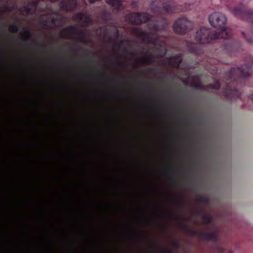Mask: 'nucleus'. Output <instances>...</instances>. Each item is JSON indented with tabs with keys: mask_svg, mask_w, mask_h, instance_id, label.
<instances>
[{
	"mask_svg": "<svg viewBox=\"0 0 253 253\" xmlns=\"http://www.w3.org/2000/svg\"><path fill=\"white\" fill-rule=\"evenodd\" d=\"M133 33L146 44L142 50L134 51L129 47H124L123 43H117L114 45L111 53L102 57L103 60L120 63L123 60H136L141 63H146L159 60L165 55L166 45L161 38L156 36H150L139 28H134Z\"/></svg>",
	"mask_w": 253,
	"mask_h": 253,
	"instance_id": "1",
	"label": "nucleus"
},
{
	"mask_svg": "<svg viewBox=\"0 0 253 253\" xmlns=\"http://www.w3.org/2000/svg\"><path fill=\"white\" fill-rule=\"evenodd\" d=\"M209 20L212 26L220 29L221 33L218 35L212 33L209 28H202L196 33L195 40L197 42L200 44H206L212 40L225 39L228 37L230 30L226 27V18L223 13L213 12L210 15Z\"/></svg>",
	"mask_w": 253,
	"mask_h": 253,
	"instance_id": "2",
	"label": "nucleus"
},
{
	"mask_svg": "<svg viewBox=\"0 0 253 253\" xmlns=\"http://www.w3.org/2000/svg\"><path fill=\"white\" fill-rule=\"evenodd\" d=\"M252 65L242 64L241 67L232 68L226 73L227 86L223 91V94L226 99L233 100L241 97V93L235 85L240 79L249 77L252 74Z\"/></svg>",
	"mask_w": 253,
	"mask_h": 253,
	"instance_id": "3",
	"label": "nucleus"
},
{
	"mask_svg": "<svg viewBox=\"0 0 253 253\" xmlns=\"http://www.w3.org/2000/svg\"><path fill=\"white\" fill-rule=\"evenodd\" d=\"M192 26L190 21L186 18L177 19L173 25V29L175 33L182 34L189 29Z\"/></svg>",
	"mask_w": 253,
	"mask_h": 253,
	"instance_id": "4",
	"label": "nucleus"
},
{
	"mask_svg": "<svg viewBox=\"0 0 253 253\" xmlns=\"http://www.w3.org/2000/svg\"><path fill=\"white\" fill-rule=\"evenodd\" d=\"M150 19V16L146 13H132L127 16L126 20L130 23L140 24L145 22Z\"/></svg>",
	"mask_w": 253,
	"mask_h": 253,
	"instance_id": "5",
	"label": "nucleus"
},
{
	"mask_svg": "<svg viewBox=\"0 0 253 253\" xmlns=\"http://www.w3.org/2000/svg\"><path fill=\"white\" fill-rule=\"evenodd\" d=\"M218 233L219 231L218 230L211 232H202L201 234V238L204 240H209L217 242L218 241L217 236Z\"/></svg>",
	"mask_w": 253,
	"mask_h": 253,
	"instance_id": "6",
	"label": "nucleus"
},
{
	"mask_svg": "<svg viewBox=\"0 0 253 253\" xmlns=\"http://www.w3.org/2000/svg\"><path fill=\"white\" fill-rule=\"evenodd\" d=\"M75 20L77 21L79 24L83 26L88 25L91 22L90 16L84 13H79L75 17Z\"/></svg>",
	"mask_w": 253,
	"mask_h": 253,
	"instance_id": "7",
	"label": "nucleus"
},
{
	"mask_svg": "<svg viewBox=\"0 0 253 253\" xmlns=\"http://www.w3.org/2000/svg\"><path fill=\"white\" fill-rule=\"evenodd\" d=\"M77 6L76 0H64L61 2V8L66 11L74 10Z\"/></svg>",
	"mask_w": 253,
	"mask_h": 253,
	"instance_id": "8",
	"label": "nucleus"
},
{
	"mask_svg": "<svg viewBox=\"0 0 253 253\" xmlns=\"http://www.w3.org/2000/svg\"><path fill=\"white\" fill-rule=\"evenodd\" d=\"M71 30L77 35L75 37L77 40L83 42H87V37L85 31L84 30H76V29L73 27H71Z\"/></svg>",
	"mask_w": 253,
	"mask_h": 253,
	"instance_id": "9",
	"label": "nucleus"
},
{
	"mask_svg": "<svg viewBox=\"0 0 253 253\" xmlns=\"http://www.w3.org/2000/svg\"><path fill=\"white\" fill-rule=\"evenodd\" d=\"M181 228L189 234L192 236H199L201 237V234L202 231H198L194 229L189 228L187 225L184 223H182L180 225Z\"/></svg>",
	"mask_w": 253,
	"mask_h": 253,
	"instance_id": "10",
	"label": "nucleus"
},
{
	"mask_svg": "<svg viewBox=\"0 0 253 253\" xmlns=\"http://www.w3.org/2000/svg\"><path fill=\"white\" fill-rule=\"evenodd\" d=\"M182 61V57L181 54L176 53L168 58V63H180Z\"/></svg>",
	"mask_w": 253,
	"mask_h": 253,
	"instance_id": "11",
	"label": "nucleus"
},
{
	"mask_svg": "<svg viewBox=\"0 0 253 253\" xmlns=\"http://www.w3.org/2000/svg\"><path fill=\"white\" fill-rule=\"evenodd\" d=\"M187 48L188 50L192 53L196 54L200 53L199 45L194 42H188L187 43Z\"/></svg>",
	"mask_w": 253,
	"mask_h": 253,
	"instance_id": "12",
	"label": "nucleus"
},
{
	"mask_svg": "<svg viewBox=\"0 0 253 253\" xmlns=\"http://www.w3.org/2000/svg\"><path fill=\"white\" fill-rule=\"evenodd\" d=\"M196 214L197 215H202V218L204 220V223L206 224H210L212 222V217L211 215H207V214H203V212L201 211H196Z\"/></svg>",
	"mask_w": 253,
	"mask_h": 253,
	"instance_id": "13",
	"label": "nucleus"
},
{
	"mask_svg": "<svg viewBox=\"0 0 253 253\" xmlns=\"http://www.w3.org/2000/svg\"><path fill=\"white\" fill-rule=\"evenodd\" d=\"M108 3L115 9H120L122 8V1L121 0H108Z\"/></svg>",
	"mask_w": 253,
	"mask_h": 253,
	"instance_id": "14",
	"label": "nucleus"
},
{
	"mask_svg": "<svg viewBox=\"0 0 253 253\" xmlns=\"http://www.w3.org/2000/svg\"><path fill=\"white\" fill-rule=\"evenodd\" d=\"M197 201L200 203L205 204H209L210 203V199L207 196H199Z\"/></svg>",
	"mask_w": 253,
	"mask_h": 253,
	"instance_id": "15",
	"label": "nucleus"
},
{
	"mask_svg": "<svg viewBox=\"0 0 253 253\" xmlns=\"http://www.w3.org/2000/svg\"><path fill=\"white\" fill-rule=\"evenodd\" d=\"M220 87V84L219 82H215L214 84L210 85V87L214 89H218Z\"/></svg>",
	"mask_w": 253,
	"mask_h": 253,
	"instance_id": "16",
	"label": "nucleus"
},
{
	"mask_svg": "<svg viewBox=\"0 0 253 253\" xmlns=\"http://www.w3.org/2000/svg\"><path fill=\"white\" fill-rule=\"evenodd\" d=\"M171 244L172 247L176 249H179L181 246V244L178 241H173Z\"/></svg>",
	"mask_w": 253,
	"mask_h": 253,
	"instance_id": "17",
	"label": "nucleus"
},
{
	"mask_svg": "<svg viewBox=\"0 0 253 253\" xmlns=\"http://www.w3.org/2000/svg\"><path fill=\"white\" fill-rule=\"evenodd\" d=\"M217 253H225L224 249L221 247H217L216 249Z\"/></svg>",
	"mask_w": 253,
	"mask_h": 253,
	"instance_id": "18",
	"label": "nucleus"
},
{
	"mask_svg": "<svg viewBox=\"0 0 253 253\" xmlns=\"http://www.w3.org/2000/svg\"><path fill=\"white\" fill-rule=\"evenodd\" d=\"M193 87L197 89H202L203 88V86L197 84L196 83H194L193 84Z\"/></svg>",
	"mask_w": 253,
	"mask_h": 253,
	"instance_id": "19",
	"label": "nucleus"
},
{
	"mask_svg": "<svg viewBox=\"0 0 253 253\" xmlns=\"http://www.w3.org/2000/svg\"><path fill=\"white\" fill-rule=\"evenodd\" d=\"M241 12V10L239 8H235L234 11V14L237 15Z\"/></svg>",
	"mask_w": 253,
	"mask_h": 253,
	"instance_id": "20",
	"label": "nucleus"
},
{
	"mask_svg": "<svg viewBox=\"0 0 253 253\" xmlns=\"http://www.w3.org/2000/svg\"><path fill=\"white\" fill-rule=\"evenodd\" d=\"M161 253H172V252L170 250L167 249L163 250Z\"/></svg>",
	"mask_w": 253,
	"mask_h": 253,
	"instance_id": "21",
	"label": "nucleus"
},
{
	"mask_svg": "<svg viewBox=\"0 0 253 253\" xmlns=\"http://www.w3.org/2000/svg\"><path fill=\"white\" fill-rule=\"evenodd\" d=\"M192 79L194 82H196L199 80V77L198 76H194L192 77Z\"/></svg>",
	"mask_w": 253,
	"mask_h": 253,
	"instance_id": "22",
	"label": "nucleus"
},
{
	"mask_svg": "<svg viewBox=\"0 0 253 253\" xmlns=\"http://www.w3.org/2000/svg\"><path fill=\"white\" fill-rule=\"evenodd\" d=\"M164 10L166 11V12H170V10H169V9L168 8V7H167L166 5L164 6Z\"/></svg>",
	"mask_w": 253,
	"mask_h": 253,
	"instance_id": "23",
	"label": "nucleus"
},
{
	"mask_svg": "<svg viewBox=\"0 0 253 253\" xmlns=\"http://www.w3.org/2000/svg\"><path fill=\"white\" fill-rule=\"evenodd\" d=\"M249 98L252 100L253 101V93L250 94V96H249Z\"/></svg>",
	"mask_w": 253,
	"mask_h": 253,
	"instance_id": "24",
	"label": "nucleus"
},
{
	"mask_svg": "<svg viewBox=\"0 0 253 253\" xmlns=\"http://www.w3.org/2000/svg\"><path fill=\"white\" fill-rule=\"evenodd\" d=\"M181 205L183 206H185V203L183 200L181 201Z\"/></svg>",
	"mask_w": 253,
	"mask_h": 253,
	"instance_id": "25",
	"label": "nucleus"
},
{
	"mask_svg": "<svg viewBox=\"0 0 253 253\" xmlns=\"http://www.w3.org/2000/svg\"><path fill=\"white\" fill-rule=\"evenodd\" d=\"M17 30H18V28H17V27H14L13 31H17Z\"/></svg>",
	"mask_w": 253,
	"mask_h": 253,
	"instance_id": "26",
	"label": "nucleus"
},
{
	"mask_svg": "<svg viewBox=\"0 0 253 253\" xmlns=\"http://www.w3.org/2000/svg\"><path fill=\"white\" fill-rule=\"evenodd\" d=\"M157 111H158V112H160V111H162V109H161V108H157Z\"/></svg>",
	"mask_w": 253,
	"mask_h": 253,
	"instance_id": "27",
	"label": "nucleus"
},
{
	"mask_svg": "<svg viewBox=\"0 0 253 253\" xmlns=\"http://www.w3.org/2000/svg\"><path fill=\"white\" fill-rule=\"evenodd\" d=\"M107 80H108V81H111V82H112V81H114V79H108Z\"/></svg>",
	"mask_w": 253,
	"mask_h": 253,
	"instance_id": "28",
	"label": "nucleus"
},
{
	"mask_svg": "<svg viewBox=\"0 0 253 253\" xmlns=\"http://www.w3.org/2000/svg\"><path fill=\"white\" fill-rule=\"evenodd\" d=\"M173 65H176L177 67H178L180 64H173Z\"/></svg>",
	"mask_w": 253,
	"mask_h": 253,
	"instance_id": "29",
	"label": "nucleus"
},
{
	"mask_svg": "<svg viewBox=\"0 0 253 253\" xmlns=\"http://www.w3.org/2000/svg\"><path fill=\"white\" fill-rule=\"evenodd\" d=\"M174 182L175 183H177L178 182V180H175Z\"/></svg>",
	"mask_w": 253,
	"mask_h": 253,
	"instance_id": "30",
	"label": "nucleus"
},
{
	"mask_svg": "<svg viewBox=\"0 0 253 253\" xmlns=\"http://www.w3.org/2000/svg\"><path fill=\"white\" fill-rule=\"evenodd\" d=\"M227 253H233L232 251H229Z\"/></svg>",
	"mask_w": 253,
	"mask_h": 253,
	"instance_id": "31",
	"label": "nucleus"
},
{
	"mask_svg": "<svg viewBox=\"0 0 253 253\" xmlns=\"http://www.w3.org/2000/svg\"><path fill=\"white\" fill-rule=\"evenodd\" d=\"M118 65H120V64H118ZM135 65H139L140 64H134ZM143 65H144L145 64H142Z\"/></svg>",
	"mask_w": 253,
	"mask_h": 253,
	"instance_id": "32",
	"label": "nucleus"
},
{
	"mask_svg": "<svg viewBox=\"0 0 253 253\" xmlns=\"http://www.w3.org/2000/svg\"><path fill=\"white\" fill-rule=\"evenodd\" d=\"M143 86H144V85H145V83H144V82H143Z\"/></svg>",
	"mask_w": 253,
	"mask_h": 253,
	"instance_id": "33",
	"label": "nucleus"
},
{
	"mask_svg": "<svg viewBox=\"0 0 253 253\" xmlns=\"http://www.w3.org/2000/svg\"><path fill=\"white\" fill-rule=\"evenodd\" d=\"M155 28L156 30H157V27H155V28Z\"/></svg>",
	"mask_w": 253,
	"mask_h": 253,
	"instance_id": "34",
	"label": "nucleus"
},
{
	"mask_svg": "<svg viewBox=\"0 0 253 253\" xmlns=\"http://www.w3.org/2000/svg\"><path fill=\"white\" fill-rule=\"evenodd\" d=\"M123 93H124L125 94H126V91H123Z\"/></svg>",
	"mask_w": 253,
	"mask_h": 253,
	"instance_id": "35",
	"label": "nucleus"
},
{
	"mask_svg": "<svg viewBox=\"0 0 253 253\" xmlns=\"http://www.w3.org/2000/svg\"><path fill=\"white\" fill-rule=\"evenodd\" d=\"M189 135L191 136V135H192V134H189Z\"/></svg>",
	"mask_w": 253,
	"mask_h": 253,
	"instance_id": "36",
	"label": "nucleus"
},
{
	"mask_svg": "<svg viewBox=\"0 0 253 253\" xmlns=\"http://www.w3.org/2000/svg\"><path fill=\"white\" fill-rule=\"evenodd\" d=\"M252 15H253V14H252Z\"/></svg>",
	"mask_w": 253,
	"mask_h": 253,
	"instance_id": "37",
	"label": "nucleus"
}]
</instances>
